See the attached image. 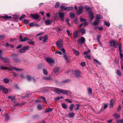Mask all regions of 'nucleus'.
Masks as SVG:
<instances>
[{"label":"nucleus","instance_id":"obj_25","mask_svg":"<svg viewBox=\"0 0 123 123\" xmlns=\"http://www.w3.org/2000/svg\"><path fill=\"white\" fill-rule=\"evenodd\" d=\"M12 17L8 16L7 15H5L3 17V18L5 19H8L9 18H11Z\"/></svg>","mask_w":123,"mask_h":123},{"label":"nucleus","instance_id":"obj_23","mask_svg":"<svg viewBox=\"0 0 123 123\" xmlns=\"http://www.w3.org/2000/svg\"><path fill=\"white\" fill-rule=\"evenodd\" d=\"M74 114L73 112H71L68 114V116L69 118H72L74 117Z\"/></svg>","mask_w":123,"mask_h":123},{"label":"nucleus","instance_id":"obj_16","mask_svg":"<svg viewBox=\"0 0 123 123\" xmlns=\"http://www.w3.org/2000/svg\"><path fill=\"white\" fill-rule=\"evenodd\" d=\"M27 79L29 81H31L32 80L34 82L36 81L35 79L32 78L30 76H27Z\"/></svg>","mask_w":123,"mask_h":123},{"label":"nucleus","instance_id":"obj_54","mask_svg":"<svg viewBox=\"0 0 123 123\" xmlns=\"http://www.w3.org/2000/svg\"><path fill=\"white\" fill-rule=\"evenodd\" d=\"M120 57H123V54L122 53V50L119 51Z\"/></svg>","mask_w":123,"mask_h":123},{"label":"nucleus","instance_id":"obj_35","mask_svg":"<svg viewBox=\"0 0 123 123\" xmlns=\"http://www.w3.org/2000/svg\"><path fill=\"white\" fill-rule=\"evenodd\" d=\"M2 91L4 93H6L8 92V89L4 87L2 90Z\"/></svg>","mask_w":123,"mask_h":123},{"label":"nucleus","instance_id":"obj_1","mask_svg":"<svg viewBox=\"0 0 123 123\" xmlns=\"http://www.w3.org/2000/svg\"><path fill=\"white\" fill-rule=\"evenodd\" d=\"M54 90L55 92L58 94L62 93L63 94L66 95L71 92L68 90H64L63 89H60L57 88H55L54 89Z\"/></svg>","mask_w":123,"mask_h":123},{"label":"nucleus","instance_id":"obj_37","mask_svg":"<svg viewBox=\"0 0 123 123\" xmlns=\"http://www.w3.org/2000/svg\"><path fill=\"white\" fill-rule=\"evenodd\" d=\"M74 106V105L73 104H72L70 105L69 107V109L71 111H73Z\"/></svg>","mask_w":123,"mask_h":123},{"label":"nucleus","instance_id":"obj_18","mask_svg":"<svg viewBox=\"0 0 123 123\" xmlns=\"http://www.w3.org/2000/svg\"><path fill=\"white\" fill-rule=\"evenodd\" d=\"M96 19L98 20H99L100 22V19H102L103 18L102 16L99 15H97L96 16Z\"/></svg>","mask_w":123,"mask_h":123},{"label":"nucleus","instance_id":"obj_41","mask_svg":"<svg viewBox=\"0 0 123 123\" xmlns=\"http://www.w3.org/2000/svg\"><path fill=\"white\" fill-rule=\"evenodd\" d=\"M104 24L106 26L109 27L110 26V24L109 22H108L106 21H105L104 22Z\"/></svg>","mask_w":123,"mask_h":123},{"label":"nucleus","instance_id":"obj_52","mask_svg":"<svg viewBox=\"0 0 123 123\" xmlns=\"http://www.w3.org/2000/svg\"><path fill=\"white\" fill-rule=\"evenodd\" d=\"M35 24L34 23H31L29 24V26L30 27L35 26Z\"/></svg>","mask_w":123,"mask_h":123},{"label":"nucleus","instance_id":"obj_17","mask_svg":"<svg viewBox=\"0 0 123 123\" xmlns=\"http://www.w3.org/2000/svg\"><path fill=\"white\" fill-rule=\"evenodd\" d=\"M78 31H74L73 33L74 38H76L78 36Z\"/></svg>","mask_w":123,"mask_h":123},{"label":"nucleus","instance_id":"obj_47","mask_svg":"<svg viewBox=\"0 0 123 123\" xmlns=\"http://www.w3.org/2000/svg\"><path fill=\"white\" fill-rule=\"evenodd\" d=\"M66 20L67 23V24L69 26H71V25L69 23V20L68 18H67L66 19Z\"/></svg>","mask_w":123,"mask_h":123},{"label":"nucleus","instance_id":"obj_38","mask_svg":"<svg viewBox=\"0 0 123 123\" xmlns=\"http://www.w3.org/2000/svg\"><path fill=\"white\" fill-rule=\"evenodd\" d=\"M114 117H116V118L117 119L120 117V115L119 114L116 113L114 115Z\"/></svg>","mask_w":123,"mask_h":123},{"label":"nucleus","instance_id":"obj_57","mask_svg":"<svg viewBox=\"0 0 123 123\" xmlns=\"http://www.w3.org/2000/svg\"><path fill=\"white\" fill-rule=\"evenodd\" d=\"M24 23L25 24H28V21L27 20L24 19Z\"/></svg>","mask_w":123,"mask_h":123},{"label":"nucleus","instance_id":"obj_48","mask_svg":"<svg viewBox=\"0 0 123 123\" xmlns=\"http://www.w3.org/2000/svg\"><path fill=\"white\" fill-rule=\"evenodd\" d=\"M3 81L4 82L7 83L9 82V80L8 79L6 78H5L4 79Z\"/></svg>","mask_w":123,"mask_h":123},{"label":"nucleus","instance_id":"obj_9","mask_svg":"<svg viewBox=\"0 0 123 123\" xmlns=\"http://www.w3.org/2000/svg\"><path fill=\"white\" fill-rule=\"evenodd\" d=\"M46 60L47 62L49 63H53L55 62V60L54 59L51 58L50 57L47 58Z\"/></svg>","mask_w":123,"mask_h":123},{"label":"nucleus","instance_id":"obj_51","mask_svg":"<svg viewBox=\"0 0 123 123\" xmlns=\"http://www.w3.org/2000/svg\"><path fill=\"white\" fill-rule=\"evenodd\" d=\"M101 37V36L100 35H98V36L97 37V40L100 43V41H99L100 38Z\"/></svg>","mask_w":123,"mask_h":123},{"label":"nucleus","instance_id":"obj_21","mask_svg":"<svg viewBox=\"0 0 123 123\" xmlns=\"http://www.w3.org/2000/svg\"><path fill=\"white\" fill-rule=\"evenodd\" d=\"M114 101L113 99H111L110 101V108H112L113 106V104Z\"/></svg>","mask_w":123,"mask_h":123},{"label":"nucleus","instance_id":"obj_32","mask_svg":"<svg viewBox=\"0 0 123 123\" xmlns=\"http://www.w3.org/2000/svg\"><path fill=\"white\" fill-rule=\"evenodd\" d=\"M43 78L44 80H50L51 79V78L50 77H43Z\"/></svg>","mask_w":123,"mask_h":123},{"label":"nucleus","instance_id":"obj_26","mask_svg":"<svg viewBox=\"0 0 123 123\" xmlns=\"http://www.w3.org/2000/svg\"><path fill=\"white\" fill-rule=\"evenodd\" d=\"M99 22V20H98L96 19V20L94 21V22L92 24L94 25H98Z\"/></svg>","mask_w":123,"mask_h":123},{"label":"nucleus","instance_id":"obj_12","mask_svg":"<svg viewBox=\"0 0 123 123\" xmlns=\"http://www.w3.org/2000/svg\"><path fill=\"white\" fill-rule=\"evenodd\" d=\"M19 39L22 42H25L26 41H27L28 39V38L27 37H25L24 38H23L22 36L21 35L19 37Z\"/></svg>","mask_w":123,"mask_h":123},{"label":"nucleus","instance_id":"obj_36","mask_svg":"<svg viewBox=\"0 0 123 123\" xmlns=\"http://www.w3.org/2000/svg\"><path fill=\"white\" fill-rule=\"evenodd\" d=\"M80 32L82 34H84L85 33V30L84 28H82L80 30Z\"/></svg>","mask_w":123,"mask_h":123},{"label":"nucleus","instance_id":"obj_60","mask_svg":"<svg viewBox=\"0 0 123 123\" xmlns=\"http://www.w3.org/2000/svg\"><path fill=\"white\" fill-rule=\"evenodd\" d=\"M1 68L2 69L6 70L7 69V67H6L1 66Z\"/></svg>","mask_w":123,"mask_h":123},{"label":"nucleus","instance_id":"obj_39","mask_svg":"<svg viewBox=\"0 0 123 123\" xmlns=\"http://www.w3.org/2000/svg\"><path fill=\"white\" fill-rule=\"evenodd\" d=\"M11 100L12 102L14 103H15L16 100L15 99V97L11 98Z\"/></svg>","mask_w":123,"mask_h":123},{"label":"nucleus","instance_id":"obj_3","mask_svg":"<svg viewBox=\"0 0 123 123\" xmlns=\"http://www.w3.org/2000/svg\"><path fill=\"white\" fill-rule=\"evenodd\" d=\"M109 43L110 46H113L115 48L117 47L118 45V43L117 41H110Z\"/></svg>","mask_w":123,"mask_h":123},{"label":"nucleus","instance_id":"obj_10","mask_svg":"<svg viewBox=\"0 0 123 123\" xmlns=\"http://www.w3.org/2000/svg\"><path fill=\"white\" fill-rule=\"evenodd\" d=\"M83 11V7L81 6L79 7V9L76 12V14L77 15H79Z\"/></svg>","mask_w":123,"mask_h":123},{"label":"nucleus","instance_id":"obj_46","mask_svg":"<svg viewBox=\"0 0 123 123\" xmlns=\"http://www.w3.org/2000/svg\"><path fill=\"white\" fill-rule=\"evenodd\" d=\"M74 22L76 24L78 23V19L77 18H75L74 19Z\"/></svg>","mask_w":123,"mask_h":123},{"label":"nucleus","instance_id":"obj_15","mask_svg":"<svg viewBox=\"0 0 123 123\" xmlns=\"http://www.w3.org/2000/svg\"><path fill=\"white\" fill-rule=\"evenodd\" d=\"M79 41H80V43L81 44H82L84 43L85 41V39L84 37H81L80 40Z\"/></svg>","mask_w":123,"mask_h":123},{"label":"nucleus","instance_id":"obj_56","mask_svg":"<svg viewBox=\"0 0 123 123\" xmlns=\"http://www.w3.org/2000/svg\"><path fill=\"white\" fill-rule=\"evenodd\" d=\"M55 52L56 53L60 55H62V52L61 51H56Z\"/></svg>","mask_w":123,"mask_h":123},{"label":"nucleus","instance_id":"obj_14","mask_svg":"<svg viewBox=\"0 0 123 123\" xmlns=\"http://www.w3.org/2000/svg\"><path fill=\"white\" fill-rule=\"evenodd\" d=\"M89 13L90 14L89 16L90 19H93L94 18V15L92 12L91 11L89 12Z\"/></svg>","mask_w":123,"mask_h":123},{"label":"nucleus","instance_id":"obj_59","mask_svg":"<svg viewBox=\"0 0 123 123\" xmlns=\"http://www.w3.org/2000/svg\"><path fill=\"white\" fill-rule=\"evenodd\" d=\"M80 64L82 66L84 67L85 65V63L84 62H82Z\"/></svg>","mask_w":123,"mask_h":123},{"label":"nucleus","instance_id":"obj_4","mask_svg":"<svg viewBox=\"0 0 123 123\" xmlns=\"http://www.w3.org/2000/svg\"><path fill=\"white\" fill-rule=\"evenodd\" d=\"M60 8L62 10H64L66 11H69L72 10L73 9V7L70 6L65 7L64 6H61Z\"/></svg>","mask_w":123,"mask_h":123},{"label":"nucleus","instance_id":"obj_27","mask_svg":"<svg viewBox=\"0 0 123 123\" xmlns=\"http://www.w3.org/2000/svg\"><path fill=\"white\" fill-rule=\"evenodd\" d=\"M60 70V68L59 67H57L55 68L54 70V71L55 73L58 72Z\"/></svg>","mask_w":123,"mask_h":123},{"label":"nucleus","instance_id":"obj_50","mask_svg":"<svg viewBox=\"0 0 123 123\" xmlns=\"http://www.w3.org/2000/svg\"><path fill=\"white\" fill-rule=\"evenodd\" d=\"M65 101L69 103H71L72 102V101L70 99H65Z\"/></svg>","mask_w":123,"mask_h":123},{"label":"nucleus","instance_id":"obj_44","mask_svg":"<svg viewBox=\"0 0 123 123\" xmlns=\"http://www.w3.org/2000/svg\"><path fill=\"white\" fill-rule=\"evenodd\" d=\"M43 73L45 75H47L48 74V72L44 68L43 69Z\"/></svg>","mask_w":123,"mask_h":123},{"label":"nucleus","instance_id":"obj_64","mask_svg":"<svg viewBox=\"0 0 123 123\" xmlns=\"http://www.w3.org/2000/svg\"><path fill=\"white\" fill-rule=\"evenodd\" d=\"M14 61L16 62H20L19 60L17 58H16L14 59Z\"/></svg>","mask_w":123,"mask_h":123},{"label":"nucleus","instance_id":"obj_8","mask_svg":"<svg viewBox=\"0 0 123 123\" xmlns=\"http://www.w3.org/2000/svg\"><path fill=\"white\" fill-rule=\"evenodd\" d=\"M31 17L35 19H38L39 18V16L37 14H30Z\"/></svg>","mask_w":123,"mask_h":123},{"label":"nucleus","instance_id":"obj_20","mask_svg":"<svg viewBox=\"0 0 123 123\" xmlns=\"http://www.w3.org/2000/svg\"><path fill=\"white\" fill-rule=\"evenodd\" d=\"M0 60L3 61L4 62H6L7 60L6 59L2 57L1 54H0Z\"/></svg>","mask_w":123,"mask_h":123},{"label":"nucleus","instance_id":"obj_5","mask_svg":"<svg viewBox=\"0 0 123 123\" xmlns=\"http://www.w3.org/2000/svg\"><path fill=\"white\" fill-rule=\"evenodd\" d=\"M64 52H63V57L65 60L66 61L67 63L71 61L70 57L66 56L65 54V51L63 50Z\"/></svg>","mask_w":123,"mask_h":123},{"label":"nucleus","instance_id":"obj_58","mask_svg":"<svg viewBox=\"0 0 123 123\" xmlns=\"http://www.w3.org/2000/svg\"><path fill=\"white\" fill-rule=\"evenodd\" d=\"M122 46V44L121 43L120 44L119 46V51L122 50L121 47Z\"/></svg>","mask_w":123,"mask_h":123},{"label":"nucleus","instance_id":"obj_45","mask_svg":"<svg viewBox=\"0 0 123 123\" xmlns=\"http://www.w3.org/2000/svg\"><path fill=\"white\" fill-rule=\"evenodd\" d=\"M60 4V2H57L56 3L55 5V7L56 8L58 7H59V5Z\"/></svg>","mask_w":123,"mask_h":123},{"label":"nucleus","instance_id":"obj_33","mask_svg":"<svg viewBox=\"0 0 123 123\" xmlns=\"http://www.w3.org/2000/svg\"><path fill=\"white\" fill-rule=\"evenodd\" d=\"M62 106L63 108L65 109L67 108V105L64 103H63L62 104Z\"/></svg>","mask_w":123,"mask_h":123},{"label":"nucleus","instance_id":"obj_43","mask_svg":"<svg viewBox=\"0 0 123 123\" xmlns=\"http://www.w3.org/2000/svg\"><path fill=\"white\" fill-rule=\"evenodd\" d=\"M26 17V16L24 14H22L21 16L19 18L20 20H21L23 18Z\"/></svg>","mask_w":123,"mask_h":123},{"label":"nucleus","instance_id":"obj_2","mask_svg":"<svg viewBox=\"0 0 123 123\" xmlns=\"http://www.w3.org/2000/svg\"><path fill=\"white\" fill-rule=\"evenodd\" d=\"M56 44L58 49L62 51V52H64L63 50L65 51L64 49L62 48L63 41L62 40L60 39L56 41Z\"/></svg>","mask_w":123,"mask_h":123},{"label":"nucleus","instance_id":"obj_61","mask_svg":"<svg viewBox=\"0 0 123 123\" xmlns=\"http://www.w3.org/2000/svg\"><path fill=\"white\" fill-rule=\"evenodd\" d=\"M5 117L6 119H8L9 118L8 115L7 114H6L5 116Z\"/></svg>","mask_w":123,"mask_h":123},{"label":"nucleus","instance_id":"obj_63","mask_svg":"<svg viewBox=\"0 0 123 123\" xmlns=\"http://www.w3.org/2000/svg\"><path fill=\"white\" fill-rule=\"evenodd\" d=\"M5 37V36L3 35H0V39H3Z\"/></svg>","mask_w":123,"mask_h":123},{"label":"nucleus","instance_id":"obj_13","mask_svg":"<svg viewBox=\"0 0 123 123\" xmlns=\"http://www.w3.org/2000/svg\"><path fill=\"white\" fill-rule=\"evenodd\" d=\"M65 15V14L64 13H59V16L60 18H61V20L62 21H64V17Z\"/></svg>","mask_w":123,"mask_h":123},{"label":"nucleus","instance_id":"obj_22","mask_svg":"<svg viewBox=\"0 0 123 123\" xmlns=\"http://www.w3.org/2000/svg\"><path fill=\"white\" fill-rule=\"evenodd\" d=\"M73 50L76 55L78 56L79 55L80 53L78 51L74 49H73Z\"/></svg>","mask_w":123,"mask_h":123},{"label":"nucleus","instance_id":"obj_24","mask_svg":"<svg viewBox=\"0 0 123 123\" xmlns=\"http://www.w3.org/2000/svg\"><path fill=\"white\" fill-rule=\"evenodd\" d=\"M13 69L16 71H21L22 70V69H18L15 67H12V68H11V69H10V70L11 71H12Z\"/></svg>","mask_w":123,"mask_h":123},{"label":"nucleus","instance_id":"obj_28","mask_svg":"<svg viewBox=\"0 0 123 123\" xmlns=\"http://www.w3.org/2000/svg\"><path fill=\"white\" fill-rule=\"evenodd\" d=\"M87 90L88 92V93L89 94L91 95L92 93V89L91 88H87Z\"/></svg>","mask_w":123,"mask_h":123},{"label":"nucleus","instance_id":"obj_55","mask_svg":"<svg viewBox=\"0 0 123 123\" xmlns=\"http://www.w3.org/2000/svg\"><path fill=\"white\" fill-rule=\"evenodd\" d=\"M86 58L87 59H89V60H90L91 59L90 56L89 55H86Z\"/></svg>","mask_w":123,"mask_h":123},{"label":"nucleus","instance_id":"obj_42","mask_svg":"<svg viewBox=\"0 0 123 123\" xmlns=\"http://www.w3.org/2000/svg\"><path fill=\"white\" fill-rule=\"evenodd\" d=\"M70 16L72 18H74L75 16V15L74 13H71L70 14Z\"/></svg>","mask_w":123,"mask_h":123},{"label":"nucleus","instance_id":"obj_49","mask_svg":"<svg viewBox=\"0 0 123 123\" xmlns=\"http://www.w3.org/2000/svg\"><path fill=\"white\" fill-rule=\"evenodd\" d=\"M41 99L44 100L45 102H47L46 100V98L45 97L41 96Z\"/></svg>","mask_w":123,"mask_h":123},{"label":"nucleus","instance_id":"obj_6","mask_svg":"<svg viewBox=\"0 0 123 123\" xmlns=\"http://www.w3.org/2000/svg\"><path fill=\"white\" fill-rule=\"evenodd\" d=\"M81 73L80 71L78 70H76L74 71V75L77 78H79L80 77Z\"/></svg>","mask_w":123,"mask_h":123},{"label":"nucleus","instance_id":"obj_19","mask_svg":"<svg viewBox=\"0 0 123 123\" xmlns=\"http://www.w3.org/2000/svg\"><path fill=\"white\" fill-rule=\"evenodd\" d=\"M27 42L28 43L31 44L33 45L34 44V42L32 40L30 39H28Z\"/></svg>","mask_w":123,"mask_h":123},{"label":"nucleus","instance_id":"obj_7","mask_svg":"<svg viewBox=\"0 0 123 123\" xmlns=\"http://www.w3.org/2000/svg\"><path fill=\"white\" fill-rule=\"evenodd\" d=\"M30 48L29 46H25L22 49H19V51L20 53H24L25 52L26 49H28Z\"/></svg>","mask_w":123,"mask_h":123},{"label":"nucleus","instance_id":"obj_31","mask_svg":"<svg viewBox=\"0 0 123 123\" xmlns=\"http://www.w3.org/2000/svg\"><path fill=\"white\" fill-rule=\"evenodd\" d=\"M45 23L47 25H50L51 24V22L49 20H48L45 21Z\"/></svg>","mask_w":123,"mask_h":123},{"label":"nucleus","instance_id":"obj_11","mask_svg":"<svg viewBox=\"0 0 123 123\" xmlns=\"http://www.w3.org/2000/svg\"><path fill=\"white\" fill-rule=\"evenodd\" d=\"M48 39V37L47 36H45L44 37H43L40 38L39 39V40L40 41L42 40L43 42H45Z\"/></svg>","mask_w":123,"mask_h":123},{"label":"nucleus","instance_id":"obj_30","mask_svg":"<svg viewBox=\"0 0 123 123\" xmlns=\"http://www.w3.org/2000/svg\"><path fill=\"white\" fill-rule=\"evenodd\" d=\"M104 107L103 108H101V109L100 110V111L101 112L103 111L104 109H105L107 108L108 107V105L106 104H104Z\"/></svg>","mask_w":123,"mask_h":123},{"label":"nucleus","instance_id":"obj_29","mask_svg":"<svg viewBox=\"0 0 123 123\" xmlns=\"http://www.w3.org/2000/svg\"><path fill=\"white\" fill-rule=\"evenodd\" d=\"M53 110V109L52 108H49L48 109H46L45 111V113H46L47 112L51 111Z\"/></svg>","mask_w":123,"mask_h":123},{"label":"nucleus","instance_id":"obj_53","mask_svg":"<svg viewBox=\"0 0 123 123\" xmlns=\"http://www.w3.org/2000/svg\"><path fill=\"white\" fill-rule=\"evenodd\" d=\"M38 108L39 110H41L42 108V106L41 105H38Z\"/></svg>","mask_w":123,"mask_h":123},{"label":"nucleus","instance_id":"obj_34","mask_svg":"<svg viewBox=\"0 0 123 123\" xmlns=\"http://www.w3.org/2000/svg\"><path fill=\"white\" fill-rule=\"evenodd\" d=\"M116 73L119 76H121V73L120 70H117V71Z\"/></svg>","mask_w":123,"mask_h":123},{"label":"nucleus","instance_id":"obj_62","mask_svg":"<svg viewBox=\"0 0 123 123\" xmlns=\"http://www.w3.org/2000/svg\"><path fill=\"white\" fill-rule=\"evenodd\" d=\"M121 106L120 105H119L118 107V108L117 110L118 111H120L121 110Z\"/></svg>","mask_w":123,"mask_h":123},{"label":"nucleus","instance_id":"obj_40","mask_svg":"<svg viewBox=\"0 0 123 123\" xmlns=\"http://www.w3.org/2000/svg\"><path fill=\"white\" fill-rule=\"evenodd\" d=\"M80 21L81 22H85L87 20L86 19L83 18L81 17L80 18Z\"/></svg>","mask_w":123,"mask_h":123}]
</instances>
